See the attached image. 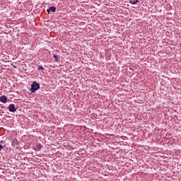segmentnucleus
<instances>
[{"label": "nucleus", "instance_id": "f257e3e1", "mask_svg": "<svg viewBox=\"0 0 181 181\" xmlns=\"http://www.w3.org/2000/svg\"><path fill=\"white\" fill-rule=\"evenodd\" d=\"M40 88V85L37 82H33L30 88V91L31 93H35L37 90H39Z\"/></svg>", "mask_w": 181, "mask_h": 181}, {"label": "nucleus", "instance_id": "f03ea898", "mask_svg": "<svg viewBox=\"0 0 181 181\" xmlns=\"http://www.w3.org/2000/svg\"><path fill=\"white\" fill-rule=\"evenodd\" d=\"M8 111H10V112H16V107H15V105L13 103L10 104L8 105Z\"/></svg>", "mask_w": 181, "mask_h": 181}, {"label": "nucleus", "instance_id": "7ed1b4c3", "mask_svg": "<svg viewBox=\"0 0 181 181\" xmlns=\"http://www.w3.org/2000/svg\"><path fill=\"white\" fill-rule=\"evenodd\" d=\"M6 101H8V98L6 96L3 95L0 97V102L3 103V104H6Z\"/></svg>", "mask_w": 181, "mask_h": 181}, {"label": "nucleus", "instance_id": "20e7f679", "mask_svg": "<svg viewBox=\"0 0 181 181\" xmlns=\"http://www.w3.org/2000/svg\"><path fill=\"white\" fill-rule=\"evenodd\" d=\"M138 2H139L138 0H130V4H132V5L138 4Z\"/></svg>", "mask_w": 181, "mask_h": 181}, {"label": "nucleus", "instance_id": "39448f33", "mask_svg": "<svg viewBox=\"0 0 181 181\" xmlns=\"http://www.w3.org/2000/svg\"><path fill=\"white\" fill-rule=\"evenodd\" d=\"M51 12H56V7L52 6L49 8Z\"/></svg>", "mask_w": 181, "mask_h": 181}, {"label": "nucleus", "instance_id": "423d86ee", "mask_svg": "<svg viewBox=\"0 0 181 181\" xmlns=\"http://www.w3.org/2000/svg\"><path fill=\"white\" fill-rule=\"evenodd\" d=\"M38 70H45V68H43L42 66H39Z\"/></svg>", "mask_w": 181, "mask_h": 181}, {"label": "nucleus", "instance_id": "0eeeda50", "mask_svg": "<svg viewBox=\"0 0 181 181\" xmlns=\"http://www.w3.org/2000/svg\"><path fill=\"white\" fill-rule=\"evenodd\" d=\"M4 149V146L0 144V151H2Z\"/></svg>", "mask_w": 181, "mask_h": 181}, {"label": "nucleus", "instance_id": "6e6552de", "mask_svg": "<svg viewBox=\"0 0 181 181\" xmlns=\"http://www.w3.org/2000/svg\"><path fill=\"white\" fill-rule=\"evenodd\" d=\"M53 57H54V59H57V55L54 54L53 55Z\"/></svg>", "mask_w": 181, "mask_h": 181}, {"label": "nucleus", "instance_id": "1a4fd4ad", "mask_svg": "<svg viewBox=\"0 0 181 181\" xmlns=\"http://www.w3.org/2000/svg\"><path fill=\"white\" fill-rule=\"evenodd\" d=\"M50 8L49 9H48V10H47V12L48 13H50Z\"/></svg>", "mask_w": 181, "mask_h": 181}]
</instances>
